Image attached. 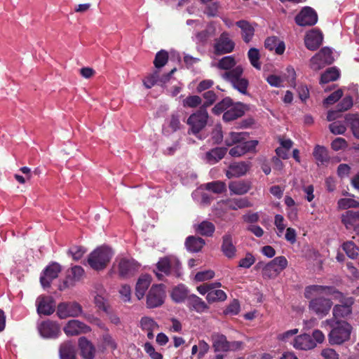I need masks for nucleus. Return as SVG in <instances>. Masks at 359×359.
<instances>
[{
  "instance_id": "nucleus-22",
  "label": "nucleus",
  "mask_w": 359,
  "mask_h": 359,
  "mask_svg": "<svg viewBox=\"0 0 359 359\" xmlns=\"http://www.w3.org/2000/svg\"><path fill=\"white\" fill-rule=\"evenodd\" d=\"M37 312L39 314L49 316L55 311V302L52 297L40 296L37 298Z\"/></svg>"
},
{
  "instance_id": "nucleus-53",
  "label": "nucleus",
  "mask_w": 359,
  "mask_h": 359,
  "mask_svg": "<svg viewBox=\"0 0 359 359\" xmlns=\"http://www.w3.org/2000/svg\"><path fill=\"white\" fill-rule=\"evenodd\" d=\"M140 326L143 330H156L158 328V325L154 319L149 317H142L140 320Z\"/></svg>"
},
{
  "instance_id": "nucleus-34",
  "label": "nucleus",
  "mask_w": 359,
  "mask_h": 359,
  "mask_svg": "<svg viewBox=\"0 0 359 359\" xmlns=\"http://www.w3.org/2000/svg\"><path fill=\"white\" fill-rule=\"evenodd\" d=\"M224 203L229 209L233 210L252 206V204L247 198H229L224 201Z\"/></svg>"
},
{
  "instance_id": "nucleus-10",
  "label": "nucleus",
  "mask_w": 359,
  "mask_h": 359,
  "mask_svg": "<svg viewBox=\"0 0 359 359\" xmlns=\"http://www.w3.org/2000/svg\"><path fill=\"white\" fill-rule=\"evenodd\" d=\"M140 264L133 259L121 258L118 264V273L120 278L128 279L133 277L138 271Z\"/></svg>"
},
{
  "instance_id": "nucleus-41",
  "label": "nucleus",
  "mask_w": 359,
  "mask_h": 359,
  "mask_svg": "<svg viewBox=\"0 0 359 359\" xmlns=\"http://www.w3.org/2000/svg\"><path fill=\"white\" fill-rule=\"evenodd\" d=\"M313 155L318 164L320 163L321 165H323L330 161L328 151L325 147L316 145L313 149Z\"/></svg>"
},
{
  "instance_id": "nucleus-56",
  "label": "nucleus",
  "mask_w": 359,
  "mask_h": 359,
  "mask_svg": "<svg viewBox=\"0 0 359 359\" xmlns=\"http://www.w3.org/2000/svg\"><path fill=\"white\" fill-rule=\"evenodd\" d=\"M353 106V98L351 96H346L336 106L339 113L351 109Z\"/></svg>"
},
{
  "instance_id": "nucleus-59",
  "label": "nucleus",
  "mask_w": 359,
  "mask_h": 359,
  "mask_svg": "<svg viewBox=\"0 0 359 359\" xmlns=\"http://www.w3.org/2000/svg\"><path fill=\"white\" fill-rule=\"evenodd\" d=\"M85 252L86 250L84 248L74 245L68 250L67 253L72 255L74 260L78 261L83 257Z\"/></svg>"
},
{
  "instance_id": "nucleus-1",
  "label": "nucleus",
  "mask_w": 359,
  "mask_h": 359,
  "mask_svg": "<svg viewBox=\"0 0 359 359\" xmlns=\"http://www.w3.org/2000/svg\"><path fill=\"white\" fill-rule=\"evenodd\" d=\"M219 69L226 70L222 74L224 80L231 83L233 88L243 95L248 94V80L243 77V68L241 65L236 66V61L233 55L225 56L217 62Z\"/></svg>"
},
{
  "instance_id": "nucleus-48",
  "label": "nucleus",
  "mask_w": 359,
  "mask_h": 359,
  "mask_svg": "<svg viewBox=\"0 0 359 359\" xmlns=\"http://www.w3.org/2000/svg\"><path fill=\"white\" fill-rule=\"evenodd\" d=\"M248 57L252 67L257 69H261L260 54L258 49L251 48L248 52Z\"/></svg>"
},
{
  "instance_id": "nucleus-3",
  "label": "nucleus",
  "mask_w": 359,
  "mask_h": 359,
  "mask_svg": "<svg viewBox=\"0 0 359 359\" xmlns=\"http://www.w3.org/2000/svg\"><path fill=\"white\" fill-rule=\"evenodd\" d=\"M113 252L107 246L102 245L97 248L90 253L88 257V264L94 270L104 269L110 262Z\"/></svg>"
},
{
  "instance_id": "nucleus-43",
  "label": "nucleus",
  "mask_w": 359,
  "mask_h": 359,
  "mask_svg": "<svg viewBox=\"0 0 359 359\" xmlns=\"http://www.w3.org/2000/svg\"><path fill=\"white\" fill-rule=\"evenodd\" d=\"M248 138V134L246 133H229L228 137H226L224 142L227 147H231L233 144L238 143H242Z\"/></svg>"
},
{
  "instance_id": "nucleus-58",
  "label": "nucleus",
  "mask_w": 359,
  "mask_h": 359,
  "mask_svg": "<svg viewBox=\"0 0 359 359\" xmlns=\"http://www.w3.org/2000/svg\"><path fill=\"white\" fill-rule=\"evenodd\" d=\"M223 131L220 125H217L211 133V139L215 144H220L223 140Z\"/></svg>"
},
{
  "instance_id": "nucleus-7",
  "label": "nucleus",
  "mask_w": 359,
  "mask_h": 359,
  "mask_svg": "<svg viewBox=\"0 0 359 359\" xmlns=\"http://www.w3.org/2000/svg\"><path fill=\"white\" fill-rule=\"evenodd\" d=\"M334 60L332 50L328 47H324L311 58L310 68L317 72L326 65H331Z\"/></svg>"
},
{
  "instance_id": "nucleus-16",
  "label": "nucleus",
  "mask_w": 359,
  "mask_h": 359,
  "mask_svg": "<svg viewBox=\"0 0 359 359\" xmlns=\"http://www.w3.org/2000/svg\"><path fill=\"white\" fill-rule=\"evenodd\" d=\"M249 161H238L231 163L226 171V176L229 178L240 177L246 175L251 168Z\"/></svg>"
},
{
  "instance_id": "nucleus-24",
  "label": "nucleus",
  "mask_w": 359,
  "mask_h": 359,
  "mask_svg": "<svg viewBox=\"0 0 359 359\" xmlns=\"http://www.w3.org/2000/svg\"><path fill=\"white\" fill-rule=\"evenodd\" d=\"M71 272L72 277L68 276L63 281V284L60 286V290L74 286L75 282L79 281L85 273L84 269L80 266H73L71 269Z\"/></svg>"
},
{
  "instance_id": "nucleus-5",
  "label": "nucleus",
  "mask_w": 359,
  "mask_h": 359,
  "mask_svg": "<svg viewBox=\"0 0 359 359\" xmlns=\"http://www.w3.org/2000/svg\"><path fill=\"white\" fill-rule=\"evenodd\" d=\"M288 266V262L285 256H278L269 262L262 268L264 279H275Z\"/></svg>"
},
{
  "instance_id": "nucleus-45",
  "label": "nucleus",
  "mask_w": 359,
  "mask_h": 359,
  "mask_svg": "<svg viewBox=\"0 0 359 359\" xmlns=\"http://www.w3.org/2000/svg\"><path fill=\"white\" fill-rule=\"evenodd\" d=\"M202 97L205 100L201 106V109L207 111V108L212 106L217 100V95L214 90H209L202 94Z\"/></svg>"
},
{
  "instance_id": "nucleus-11",
  "label": "nucleus",
  "mask_w": 359,
  "mask_h": 359,
  "mask_svg": "<svg viewBox=\"0 0 359 359\" xmlns=\"http://www.w3.org/2000/svg\"><path fill=\"white\" fill-rule=\"evenodd\" d=\"M82 313L81 306L76 302H63L57 306V314L61 319L77 317Z\"/></svg>"
},
{
  "instance_id": "nucleus-42",
  "label": "nucleus",
  "mask_w": 359,
  "mask_h": 359,
  "mask_svg": "<svg viewBox=\"0 0 359 359\" xmlns=\"http://www.w3.org/2000/svg\"><path fill=\"white\" fill-rule=\"evenodd\" d=\"M233 104V100L230 97H226L212 107V112L215 115H219L228 110Z\"/></svg>"
},
{
  "instance_id": "nucleus-47",
  "label": "nucleus",
  "mask_w": 359,
  "mask_h": 359,
  "mask_svg": "<svg viewBox=\"0 0 359 359\" xmlns=\"http://www.w3.org/2000/svg\"><path fill=\"white\" fill-rule=\"evenodd\" d=\"M226 294L222 290H215L209 292L206 296L208 303L211 304L215 302H223L226 300Z\"/></svg>"
},
{
  "instance_id": "nucleus-36",
  "label": "nucleus",
  "mask_w": 359,
  "mask_h": 359,
  "mask_svg": "<svg viewBox=\"0 0 359 359\" xmlns=\"http://www.w3.org/2000/svg\"><path fill=\"white\" fill-rule=\"evenodd\" d=\"M76 346L71 341H66L60 346V359H76Z\"/></svg>"
},
{
  "instance_id": "nucleus-57",
  "label": "nucleus",
  "mask_w": 359,
  "mask_h": 359,
  "mask_svg": "<svg viewBox=\"0 0 359 359\" xmlns=\"http://www.w3.org/2000/svg\"><path fill=\"white\" fill-rule=\"evenodd\" d=\"M330 132L334 135H344L346 131V127L340 121H334L329 125Z\"/></svg>"
},
{
  "instance_id": "nucleus-9",
  "label": "nucleus",
  "mask_w": 359,
  "mask_h": 359,
  "mask_svg": "<svg viewBox=\"0 0 359 359\" xmlns=\"http://www.w3.org/2000/svg\"><path fill=\"white\" fill-rule=\"evenodd\" d=\"M165 297L163 285H152L147 295V306L149 309L161 306Z\"/></svg>"
},
{
  "instance_id": "nucleus-31",
  "label": "nucleus",
  "mask_w": 359,
  "mask_h": 359,
  "mask_svg": "<svg viewBox=\"0 0 359 359\" xmlns=\"http://www.w3.org/2000/svg\"><path fill=\"white\" fill-rule=\"evenodd\" d=\"M264 46L269 50H274L278 55H282L285 49V43L275 36L268 37L265 40Z\"/></svg>"
},
{
  "instance_id": "nucleus-33",
  "label": "nucleus",
  "mask_w": 359,
  "mask_h": 359,
  "mask_svg": "<svg viewBox=\"0 0 359 359\" xmlns=\"http://www.w3.org/2000/svg\"><path fill=\"white\" fill-rule=\"evenodd\" d=\"M236 25L241 29L243 41L245 43H249L255 34V28L249 22L244 20L236 22Z\"/></svg>"
},
{
  "instance_id": "nucleus-27",
  "label": "nucleus",
  "mask_w": 359,
  "mask_h": 359,
  "mask_svg": "<svg viewBox=\"0 0 359 359\" xmlns=\"http://www.w3.org/2000/svg\"><path fill=\"white\" fill-rule=\"evenodd\" d=\"M39 332L43 337L55 338L58 336L60 328L56 323L52 321H45L41 323Z\"/></svg>"
},
{
  "instance_id": "nucleus-63",
  "label": "nucleus",
  "mask_w": 359,
  "mask_h": 359,
  "mask_svg": "<svg viewBox=\"0 0 359 359\" xmlns=\"http://www.w3.org/2000/svg\"><path fill=\"white\" fill-rule=\"evenodd\" d=\"M347 147V142L342 137L335 138L331 143V147L334 151H339Z\"/></svg>"
},
{
  "instance_id": "nucleus-25",
  "label": "nucleus",
  "mask_w": 359,
  "mask_h": 359,
  "mask_svg": "<svg viewBox=\"0 0 359 359\" xmlns=\"http://www.w3.org/2000/svg\"><path fill=\"white\" fill-rule=\"evenodd\" d=\"M181 115L178 112L172 113L166 121V126L163 128L164 135H170L180 130L182 125L180 122Z\"/></svg>"
},
{
  "instance_id": "nucleus-55",
  "label": "nucleus",
  "mask_w": 359,
  "mask_h": 359,
  "mask_svg": "<svg viewBox=\"0 0 359 359\" xmlns=\"http://www.w3.org/2000/svg\"><path fill=\"white\" fill-rule=\"evenodd\" d=\"M241 306L238 300L233 299L224 310V315L236 316L240 312Z\"/></svg>"
},
{
  "instance_id": "nucleus-51",
  "label": "nucleus",
  "mask_w": 359,
  "mask_h": 359,
  "mask_svg": "<svg viewBox=\"0 0 359 359\" xmlns=\"http://www.w3.org/2000/svg\"><path fill=\"white\" fill-rule=\"evenodd\" d=\"M342 248L348 257L355 259L358 255V248L352 241H348L342 245Z\"/></svg>"
},
{
  "instance_id": "nucleus-35",
  "label": "nucleus",
  "mask_w": 359,
  "mask_h": 359,
  "mask_svg": "<svg viewBox=\"0 0 359 359\" xmlns=\"http://www.w3.org/2000/svg\"><path fill=\"white\" fill-rule=\"evenodd\" d=\"M79 346L82 356L86 359H93L95 354V348L86 337H82L79 339Z\"/></svg>"
},
{
  "instance_id": "nucleus-54",
  "label": "nucleus",
  "mask_w": 359,
  "mask_h": 359,
  "mask_svg": "<svg viewBox=\"0 0 359 359\" xmlns=\"http://www.w3.org/2000/svg\"><path fill=\"white\" fill-rule=\"evenodd\" d=\"M338 207L341 209H347L350 208H359V201L353 198H341L338 201Z\"/></svg>"
},
{
  "instance_id": "nucleus-37",
  "label": "nucleus",
  "mask_w": 359,
  "mask_h": 359,
  "mask_svg": "<svg viewBox=\"0 0 359 359\" xmlns=\"http://www.w3.org/2000/svg\"><path fill=\"white\" fill-rule=\"evenodd\" d=\"M227 152L226 147H215L205 154V158L210 163H215L222 160Z\"/></svg>"
},
{
  "instance_id": "nucleus-20",
  "label": "nucleus",
  "mask_w": 359,
  "mask_h": 359,
  "mask_svg": "<svg viewBox=\"0 0 359 359\" xmlns=\"http://www.w3.org/2000/svg\"><path fill=\"white\" fill-rule=\"evenodd\" d=\"M90 330L89 326L77 320H69L64 327V332L67 336H76Z\"/></svg>"
},
{
  "instance_id": "nucleus-4",
  "label": "nucleus",
  "mask_w": 359,
  "mask_h": 359,
  "mask_svg": "<svg viewBox=\"0 0 359 359\" xmlns=\"http://www.w3.org/2000/svg\"><path fill=\"white\" fill-rule=\"evenodd\" d=\"M181 263L178 259L168 257L161 258L156 264V276L159 280H163L164 276H180Z\"/></svg>"
},
{
  "instance_id": "nucleus-61",
  "label": "nucleus",
  "mask_w": 359,
  "mask_h": 359,
  "mask_svg": "<svg viewBox=\"0 0 359 359\" xmlns=\"http://www.w3.org/2000/svg\"><path fill=\"white\" fill-rule=\"evenodd\" d=\"M343 95L341 90L339 89L331 93L324 100V104L330 105L337 102Z\"/></svg>"
},
{
  "instance_id": "nucleus-46",
  "label": "nucleus",
  "mask_w": 359,
  "mask_h": 359,
  "mask_svg": "<svg viewBox=\"0 0 359 359\" xmlns=\"http://www.w3.org/2000/svg\"><path fill=\"white\" fill-rule=\"evenodd\" d=\"M345 120L350 124L353 136L359 139V116L358 114H346Z\"/></svg>"
},
{
  "instance_id": "nucleus-15",
  "label": "nucleus",
  "mask_w": 359,
  "mask_h": 359,
  "mask_svg": "<svg viewBox=\"0 0 359 359\" xmlns=\"http://www.w3.org/2000/svg\"><path fill=\"white\" fill-rule=\"evenodd\" d=\"M61 266L56 262L47 266L43 271V275L40 277V283L43 287H48L53 280L57 278L58 274L61 272Z\"/></svg>"
},
{
  "instance_id": "nucleus-14",
  "label": "nucleus",
  "mask_w": 359,
  "mask_h": 359,
  "mask_svg": "<svg viewBox=\"0 0 359 359\" xmlns=\"http://www.w3.org/2000/svg\"><path fill=\"white\" fill-rule=\"evenodd\" d=\"M332 302L330 299L324 297H315L309 302V309L318 316L323 317L326 316L331 307Z\"/></svg>"
},
{
  "instance_id": "nucleus-39",
  "label": "nucleus",
  "mask_w": 359,
  "mask_h": 359,
  "mask_svg": "<svg viewBox=\"0 0 359 359\" xmlns=\"http://www.w3.org/2000/svg\"><path fill=\"white\" fill-rule=\"evenodd\" d=\"M358 220H359V212H355L353 210L346 211L341 217L342 223L348 229L351 228L355 229V226L358 224Z\"/></svg>"
},
{
  "instance_id": "nucleus-8",
  "label": "nucleus",
  "mask_w": 359,
  "mask_h": 359,
  "mask_svg": "<svg viewBox=\"0 0 359 359\" xmlns=\"http://www.w3.org/2000/svg\"><path fill=\"white\" fill-rule=\"evenodd\" d=\"M320 294L332 295L334 299H341L343 294L332 286H323L312 285L306 287L304 297L308 299L315 298V296Z\"/></svg>"
},
{
  "instance_id": "nucleus-52",
  "label": "nucleus",
  "mask_w": 359,
  "mask_h": 359,
  "mask_svg": "<svg viewBox=\"0 0 359 359\" xmlns=\"http://www.w3.org/2000/svg\"><path fill=\"white\" fill-rule=\"evenodd\" d=\"M202 104V98L198 95H189L183 100V106L185 107L196 108Z\"/></svg>"
},
{
  "instance_id": "nucleus-19",
  "label": "nucleus",
  "mask_w": 359,
  "mask_h": 359,
  "mask_svg": "<svg viewBox=\"0 0 359 359\" xmlns=\"http://www.w3.org/2000/svg\"><path fill=\"white\" fill-rule=\"evenodd\" d=\"M323 35L319 30L313 29L309 32L304 38L306 47L312 51L316 50L322 44Z\"/></svg>"
},
{
  "instance_id": "nucleus-50",
  "label": "nucleus",
  "mask_w": 359,
  "mask_h": 359,
  "mask_svg": "<svg viewBox=\"0 0 359 359\" xmlns=\"http://www.w3.org/2000/svg\"><path fill=\"white\" fill-rule=\"evenodd\" d=\"M206 189L215 194H222L226 191V186L223 182L215 181L208 183Z\"/></svg>"
},
{
  "instance_id": "nucleus-64",
  "label": "nucleus",
  "mask_w": 359,
  "mask_h": 359,
  "mask_svg": "<svg viewBox=\"0 0 359 359\" xmlns=\"http://www.w3.org/2000/svg\"><path fill=\"white\" fill-rule=\"evenodd\" d=\"M321 355L323 359H339V354L333 348H324Z\"/></svg>"
},
{
  "instance_id": "nucleus-2",
  "label": "nucleus",
  "mask_w": 359,
  "mask_h": 359,
  "mask_svg": "<svg viewBox=\"0 0 359 359\" xmlns=\"http://www.w3.org/2000/svg\"><path fill=\"white\" fill-rule=\"evenodd\" d=\"M327 324L331 327L328 334V341L331 345H341L351 338L353 327L346 320L330 319Z\"/></svg>"
},
{
  "instance_id": "nucleus-18",
  "label": "nucleus",
  "mask_w": 359,
  "mask_h": 359,
  "mask_svg": "<svg viewBox=\"0 0 359 359\" xmlns=\"http://www.w3.org/2000/svg\"><path fill=\"white\" fill-rule=\"evenodd\" d=\"M297 350L309 351L316 346V341L308 334H303L295 337L290 342Z\"/></svg>"
},
{
  "instance_id": "nucleus-13",
  "label": "nucleus",
  "mask_w": 359,
  "mask_h": 359,
  "mask_svg": "<svg viewBox=\"0 0 359 359\" xmlns=\"http://www.w3.org/2000/svg\"><path fill=\"white\" fill-rule=\"evenodd\" d=\"M317 21V13L313 8L309 6L303 8L295 17V22L302 27L313 26Z\"/></svg>"
},
{
  "instance_id": "nucleus-30",
  "label": "nucleus",
  "mask_w": 359,
  "mask_h": 359,
  "mask_svg": "<svg viewBox=\"0 0 359 359\" xmlns=\"http://www.w3.org/2000/svg\"><path fill=\"white\" fill-rule=\"evenodd\" d=\"M212 347L215 352H228L229 341L222 334L214 333L212 337Z\"/></svg>"
},
{
  "instance_id": "nucleus-38",
  "label": "nucleus",
  "mask_w": 359,
  "mask_h": 359,
  "mask_svg": "<svg viewBox=\"0 0 359 359\" xmlns=\"http://www.w3.org/2000/svg\"><path fill=\"white\" fill-rule=\"evenodd\" d=\"M189 296V290L183 284L174 287L171 292V298L176 303H181L185 299L187 300Z\"/></svg>"
},
{
  "instance_id": "nucleus-23",
  "label": "nucleus",
  "mask_w": 359,
  "mask_h": 359,
  "mask_svg": "<svg viewBox=\"0 0 359 359\" xmlns=\"http://www.w3.org/2000/svg\"><path fill=\"white\" fill-rule=\"evenodd\" d=\"M221 251L228 259H233L236 255V248L233 243V237L231 233H226L222 236Z\"/></svg>"
},
{
  "instance_id": "nucleus-12",
  "label": "nucleus",
  "mask_w": 359,
  "mask_h": 359,
  "mask_svg": "<svg viewBox=\"0 0 359 359\" xmlns=\"http://www.w3.org/2000/svg\"><path fill=\"white\" fill-rule=\"evenodd\" d=\"M235 48V43L229 38L227 32H222L214 44L215 52L217 55L231 53Z\"/></svg>"
},
{
  "instance_id": "nucleus-32",
  "label": "nucleus",
  "mask_w": 359,
  "mask_h": 359,
  "mask_svg": "<svg viewBox=\"0 0 359 359\" xmlns=\"http://www.w3.org/2000/svg\"><path fill=\"white\" fill-rule=\"evenodd\" d=\"M205 245V240L201 237L189 236L186 238L185 246L189 252H198L202 250Z\"/></svg>"
},
{
  "instance_id": "nucleus-60",
  "label": "nucleus",
  "mask_w": 359,
  "mask_h": 359,
  "mask_svg": "<svg viewBox=\"0 0 359 359\" xmlns=\"http://www.w3.org/2000/svg\"><path fill=\"white\" fill-rule=\"evenodd\" d=\"M255 262V258L252 253L248 252L245 257L241 259L238 262V266L245 269H249Z\"/></svg>"
},
{
  "instance_id": "nucleus-49",
  "label": "nucleus",
  "mask_w": 359,
  "mask_h": 359,
  "mask_svg": "<svg viewBox=\"0 0 359 359\" xmlns=\"http://www.w3.org/2000/svg\"><path fill=\"white\" fill-rule=\"evenodd\" d=\"M168 60V53L165 50H161L155 56L154 65L156 68H161L165 65Z\"/></svg>"
},
{
  "instance_id": "nucleus-40",
  "label": "nucleus",
  "mask_w": 359,
  "mask_h": 359,
  "mask_svg": "<svg viewBox=\"0 0 359 359\" xmlns=\"http://www.w3.org/2000/svg\"><path fill=\"white\" fill-rule=\"evenodd\" d=\"M195 231L201 236H212L215 231V226L211 222L203 221L195 226Z\"/></svg>"
},
{
  "instance_id": "nucleus-28",
  "label": "nucleus",
  "mask_w": 359,
  "mask_h": 359,
  "mask_svg": "<svg viewBox=\"0 0 359 359\" xmlns=\"http://www.w3.org/2000/svg\"><path fill=\"white\" fill-rule=\"evenodd\" d=\"M151 281V278L148 274H143L139 277L135 286V295L138 299L143 298Z\"/></svg>"
},
{
  "instance_id": "nucleus-17",
  "label": "nucleus",
  "mask_w": 359,
  "mask_h": 359,
  "mask_svg": "<svg viewBox=\"0 0 359 359\" xmlns=\"http://www.w3.org/2000/svg\"><path fill=\"white\" fill-rule=\"evenodd\" d=\"M247 109V105L243 102H233V105L223 114L222 119L224 122L233 121L242 117Z\"/></svg>"
},
{
  "instance_id": "nucleus-29",
  "label": "nucleus",
  "mask_w": 359,
  "mask_h": 359,
  "mask_svg": "<svg viewBox=\"0 0 359 359\" xmlns=\"http://www.w3.org/2000/svg\"><path fill=\"white\" fill-rule=\"evenodd\" d=\"M252 184L247 180L232 181L229 184L230 191L236 195H244L251 189Z\"/></svg>"
},
{
  "instance_id": "nucleus-62",
  "label": "nucleus",
  "mask_w": 359,
  "mask_h": 359,
  "mask_svg": "<svg viewBox=\"0 0 359 359\" xmlns=\"http://www.w3.org/2000/svg\"><path fill=\"white\" fill-rule=\"evenodd\" d=\"M215 276V272L212 270L199 271L195 275V280L198 282H203L210 280Z\"/></svg>"
},
{
  "instance_id": "nucleus-21",
  "label": "nucleus",
  "mask_w": 359,
  "mask_h": 359,
  "mask_svg": "<svg viewBox=\"0 0 359 359\" xmlns=\"http://www.w3.org/2000/svg\"><path fill=\"white\" fill-rule=\"evenodd\" d=\"M339 299L342 303L341 304H337L334 306L332 313L334 319L337 320V318H345L350 315L352 312L351 306L354 303V300L352 297L347 298L344 302L341 299Z\"/></svg>"
},
{
  "instance_id": "nucleus-26",
  "label": "nucleus",
  "mask_w": 359,
  "mask_h": 359,
  "mask_svg": "<svg viewBox=\"0 0 359 359\" xmlns=\"http://www.w3.org/2000/svg\"><path fill=\"white\" fill-rule=\"evenodd\" d=\"M187 307L191 311H195L201 313L209 309L208 304L199 297L196 294H190L187 297Z\"/></svg>"
},
{
  "instance_id": "nucleus-6",
  "label": "nucleus",
  "mask_w": 359,
  "mask_h": 359,
  "mask_svg": "<svg viewBox=\"0 0 359 359\" xmlns=\"http://www.w3.org/2000/svg\"><path fill=\"white\" fill-rule=\"evenodd\" d=\"M208 117V111L201 109L191 114L187 121L190 127L188 133L197 135L206 126Z\"/></svg>"
},
{
  "instance_id": "nucleus-44",
  "label": "nucleus",
  "mask_w": 359,
  "mask_h": 359,
  "mask_svg": "<svg viewBox=\"0 0 359 359\" xmlns=\"http://www.w3.org/2000/svg\"><path fill=\"white\" fill-rule=\"evenodd\" d=\"M340 76L339 71L337 68L333 67L328 68L320 76V83H327L330 81H334L338 79Z\"/></svg>"
}]
</instances>
